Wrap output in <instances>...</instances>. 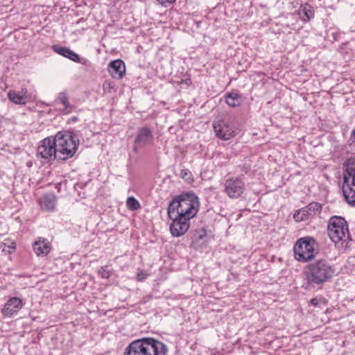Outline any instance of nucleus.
I'll return each mask as SVG.
<instances>
[{
	"label": "nucleus",
	"instance_id": "obj_20",
	"mask_svg": "<svg viewBox=\"0 0 355 355\" xmlns=\"http://www.w3.org/2000/svg\"><path fill=\"white\" fill-rule=\"evenodd\" d=\"M57 101H60L64 106V112L65 114H69L71 112V107L65 92H60L58 95Z\"/></svg>",
	"mask_w": 355,
	"mask_h": 355
},
{
	"label": "nucleus",
	"instance_id": "obj_34",
	"mask_svg": "<svg viewBox=\"0 0 355 355\" xmlns=\"http://www.w3.org/2000/svg\"><path fill=\"white\" fill-rule=\"evenodd\" d=\"M351 133L354 134L355 133V129L353 130Z\"/></svg>",
	"mask_w": 355,
	"mask_h": 355
},
{
	"label": "nucleus",
	"instance_id": "obj_31",
	"mask_svg": "<svg viewBox=\"0 0 355 355\" xmlns=\"http://www.w3.org/2000/svg\"><path fill=\"white\" fill-rule=\"evenodd\" d=\"M240 167H241V171H243L245 173H247L248 171L250 168V165H245V164H244L243 166H240Z\"/></svg>",
	"mask_w": 355,
	"mask_h": 355
},
{
	"label": "nucleus",
	"instance_id": "obj_22",
	"mask_svg": "<svg viewBox=\"0 0 355 355\" xmlns=\"http://www.w3.org/2000/svg\"><path fill=\"white\" fill-rule=\"evenodd\" d=\"M0 247L3 252L11 254L12 251L16 248V245L15 243L8 241L1 243Z\"/></svg>",
	"mask_w": 355,
	"mask_h": 355
},
{
	"label": "nucleus",
	"instance_id": "obj_27",
	"mask_svg": "<svg viewBox=\"0 0 355 355\" xmlns=\"http://www.w3.org/2000/svg\"><path fill=\"white\" fill-rule=\"evenodd\" d=\"M234 135H216L219 140L225 141L230 139Z\"/></svg>",
	"mask_w": 355,
	"mask_h": 355
},
{
	"label": "nucleus",
	"instance_id": "obj_15",
	"mask_svg": "<svg viewBox=\"0 0 355 355\" xmlns=\"http://www.w3.org/2000/svg\"><path fill=\"white\" fill-rule=\"evenodd\" d=\"M26 93V89H22L20 92L10 90L8 93V98L15 104H25L28 101Z\"/></svg>",
	"mask_w": 355,
	"mask_h": 355
},
{
	"label": "nucleus",
	"instance_id": "obj_35",
	"mask_svg": "<svg viewBox=\"0 0 355 355\" xmlns=\"http://www.w3.org/2000/svg\"><path fill=\"white\" fill-rule=\"evenodd\" d=\"M57 133L61 134V133H63V132L62 131H59Z\"/></svg>",
	"mask_w": 355,
	"mask_h": 355
},
{
	"label": "nucleus",
	"instance_id": "obj_7",
	"mask_svg": "<svg viewBox=\"0 0 355 355\" xmlns=\"http://www.w3.org/2000/svg\"><path fill=\"white\" fill-rule=\"evenodd\" d=\"M60 135L56 138L57 160L63 162L75 155L79 146V139L78 135Z\"/></svg>",
	"mask_w": 355,
	"mask_h": 355
},
{
	"label": "nucleus",
	"instance_id": "obj_9",
	"mask_svg": "<svg viewBox=\"0 0 355 355\" xmlns=\"http://www.w3.org/2000/svg\"><path fill=\"white\" fill-rule=\"evenodd\" d=\"M168 218L172 220L170 225V231L173 237H180L189 230L190 220L192 218L175 213Z\"/></svg>",
	"mask_w": 355,
	"mask_h": 355
},
{
	"label": "nucleus",
	"instance_id": "obj_12",
	"mask_svg": "<svg viewBox=\"0 0 355 355\" xmlns=\"http://www.w3.org/2000/svg\"><path fill=\"white\" fill-rule=\"evenodd\" d=\"M23 307V301L17 297H12L8 300L1 309L2 315L6 318H11Z\"/></svg>",
	"mask_w": 355,
	"mask_h": 355
},
{
	"label": "nucleus",
	"instance_id": "obj_30",
	"mask_svg": "<svg viewBox=\"0 0 355 355\" xmlns=\"http://www.w3.org/2000/svg\"><path fill=\"white\" fill-rule=\"evenodd\" d=\"M139 133L147 134V133H151V132H150V129L148 128H142L140 129Z\"/></svg>",
	"mask_w": 355,
	"mask_h": 355
},
{
	"label": "nucleus",
	"instance_id": "obj_28",
	"mask_svg": "<svg viewBox=\"0 0 355 355\" xmlns=\"http://www.w3.org/2000/svg\"><path fill=\"white\" fill-rule=\"evenodd\" d=\"M146 278V275L143 272L140 271L137 275V279L138 281H143Z\"/></svg>",
	"mask_w": 355,
	"mask_h": 355
},
{
	"label": "nucleus",
	"instance_id": "obj_29",
	"mask_svg": "<svg viewBox=\"0 0 355 355\" xmlns=\"http://www.w3.org/2000/svg\"><path fill=\"white\" fill-rule=\"evenodd\" d=\"M160 1L162 6H167L166 3L172 4L176 1V0H157Z\"/></svg>",
	"mask_w": 355,
	"mask_h": 355
},
{
	"label": "nucleus",
	"instance_id": "obj_8",
	"mask_svg": "<svg viewBox=\"0 0 355 355\" xmlns=\"http://www.w3.org/2000/svg\"><path fill=\"white\" fill-rule=\"evenodd\" d=\"M55 144L56 137L50 136L44 139L37 147V156H40L44 162L57 159Z\"/></svg>",
	"mask_w": 355,
	"mask_h": 355
},
{
	"label": "nucleus",
	"instance_id": "obj_23",
	"mask_svg": "<svg viewBox=\"0 0 355 355\" xmlns=\"http://www.w3.org/2000/svg\"><path fill=\"white\" fill-rule=\"evenodd\" d=\"M98 275L101 276V277L103 278V279H108V278H110V277L111 275V272H110V271L109 270V267L107 266L101 267L98 270Z\"/></svg>",
	"mask_w": 355,
	"mask_h": 355
},
{
	"label": "nucleus",
	"instance_id": "obj_36",
	"mask_svg": "<svg viewBox=\"0 0 355 355\" xmlns=\"http://www.w3.org/2000/svg\"><path fill=\"white\" fill-rule=\"evenodd\" d=\"M199 238H200V239H202V236L200 235V236H199Z\"/></svg>",
	"mask_w": 355,
	"mask_h": 355
},
{
	"label": "nucleus",
	"instance_id": "obj_16",
	"mask_svg": "<svg viewBox=\"0 0 355 355\" xmlns=\"http://www.w3.org/2000/svg\"><path fill=\"white\" fill-rule=\"evenodd\" d=\"M40 207L43 210L53 211L56 205V197L53 193L43 196L40 200Z\"/></svg>",
	"mask_w": 355,
	"mask_h": 355
},
{
	"label": "nucleus",
	"instance_id": "obj_33",
	"mask_svg": "<svg viewBox=\"0 0 355 355\" xmlns=\"http://www.w3.org/2000/svg\"><path fill=\"white\" fill-rule=\"evenodd\" d=\"M350 140L355 145V135H351Z\"/></svg>",
	"mask_w": 355,
	"mask_h": 355
},
{
	"label": "nucleus",
	"instance_id": "obj_32",
	"mask_svg": "<svg viewBox=\"0 0 355 355\" xmlns=\"http://www.w3.org/2000/svg\"><path fill=\"white\" fill-rule=\"evenodd\" d=\"M214 129L216 133H223V130L219 127V125H214Z\"/></svg>",
	"mask_w": 355,
	"mask_h": 355
},
{
	"label": "nucleus",
	"instance_id": "obj_21",
	"mask_svg": "<svg viewBox=\"0 0 355 355\" xmlns=\"http://www.w3.org/2000/svg\"><path fill=\"white\" fill-rule=\"evenodd\" d=\"M126 205L128 208L131 211L138 210L141 207L139 201L133 196H130L128 198Z\"/></svg>",
	"mask_w": 355,
	"mask_h": 355
},
{
	"label": "nucleus",
	"instance_id": "obj_3",
	"mask_svg": "<svg viewBox=\"0 0 355 355\" xmlns=\"http://www.w3.org/2000/svg\"><path fill=\"white\" fill-rule=\"evenodd\" d=\"M168 348L160 340L151 337L132 341L125 349L123 355H167Z\"/></svg>",
	"mask_w": 355,
	"mask_h": 355
},
{
	"label": "nucleus",
	"instance_id": "obj_26",
	"mask_svg": "<svg viewBox=\"0 0 355 355\" xmlns=\"http://www.w3.org/2000/svg\"><path fill=\"white\" fill-rule=\"evenodd\" d=\"M324 301V299L322 297H314L311 300V304L313 306H318L320 304Z\"/></svg>",
	"mask_w": 355,
	"mask_h": 355
},
{
	"label": "nucleus",
	"instance_id": "obj_17",
	"mask_svg": "<svg viewBox=\"0 0 355 355\" xmlns=\"http://www.w3.org/2000/svg\"><path fill=\"white\" fill-rule=\"evenodd\" d=\"M53 49L55 52L58 53V54L67 58L70 59L71 60L79 62H80V57L79 55L75 53L74 51H71L69 48L61 46L59 45H54L53 46Z\"/></svg>",
	"mask_w": 355,
	"mask_h": 355
},
{
	"label": "nucleus",
	"instance_id": "obj_11",
	"mask_svg": "<svg viewBox=\"0 0 355 355\" xmlns=\"http://www.w3.org/2000/svg\"><path fill=\"white\" fill-rule=\"evenodd\" d=\"M321 210V204L316 202H312L307 206L297 210L293 214V218L296 222L307 220L316 214H320Z\"/></svg>",
	"mask_w": 355,
	"mask_h": 355
},
{
	"label": "nucleus",
	"instance_id": "obj_5",
	"mask_svg": "<svg viewBox=\"0 0 355 355\" xmlns=\"http://www.w3.org/2000/svg\"><path fill=\"white\" fill-rule=\"evenodd\" d=\"M342 190L346 202L355 207V157L347 159L343 164Z\"/></svg>",
	"mask_w": 355,
	"mask_h": 355
},
{
	"label": "nucleus",
	"instance_id": "obj_1",
	"mask_svg": "<svg viewBox=\"0 0 355 355\" xmlns=\"http://www.w3.org/2000/svg\"><path fill=\"white\" fill-rule=\"evenodd\" d=\"M304 274L308 286L314 287L330 281L336 274V267L325 259H318L309 263Z\"/></svg>",
	"mask_w": 355,
	"mask_h": 355
},
{
	"label": "nucleus",
	"instance_id": "obj_18",
	"mask_svg": "<svg viewBox=\"0 0 355 355\" xmlns=\"http://www.w3.org/2000/svg\"><path fill=\"white\" fill-rule=\"evenodd\" d=\"M151 141L152 135H137L133 146L134 151L137 153L139 148L146 145V144L150 143Z\"/></svg>",
	"mask_w": 355,
	"mask_h": 355
},
{
	"label": "nucleus",
	"instance_id": "obj_25",
	"mask_svg": "<svg viewBox=\"0 0 355 355\" xmlns=\"http://www.w3.org/2000/svg\"><path fill=\"white\" fill-rule=\"evenodd\" d=\"M304 16L302 17L303 21H308L314 16V12L311 9L304 8L303 10Z\"/></svg>",
	"mask_w": 355,
	"mask_h": 355
},
{
	"label": "nucleus",
	"instance_id": "obj_24",
	"mask_svg": "<svg viewBox=\"0 0 355 355\" xmlns=\"http://www.w3.org/2000/svg\"><path fill=\"white\" fill-rule=\"evenodd\" d=\"M180 177L188 182L193 180L192 173L189 169H182L180 173Z\"/></svg>",
	"mask_w": 355,
	"mask_h": 355
},
{
	"label": "nucleus",
	"instance_id": "obj_4",
	"mask_svg": "<svg viewBox=\"0 0 355 355\" xmlns=\"http://www.w3.org/2000/svg\"><path fill=\"white\" fill-rule=\"evenodd\" d=\"M328 235L335 244L341 243L343 248L349 247L352 238L349 234L347 222L344 217L332 216L328 221Z\"/></svg>",
	"mask_w": 355,
	"mask_h": 355
},
{
	"label": "nucleus",
	"instance_id": "obj_6",
	"mask_svg": "<svg viewBox=\"0 0 355 355\" xmlns=\"http://www.w3.org/2000/svg\"><path fill=\"white\" fill-rule=\"evenodd\" d=\"M318 243L311 236H304L299 239L293 246L295 259L302 263H306L318 254Z\"/></svg>",
	"mask_w": 355,
	"mask_h": 355
},
{
	"label": "nucleus",
	"instance_id": "obj_19",
	"mask_svg": "<svg viewBox=\"0 0 355 355\" xmlns=\"http://www.w3.org/2000/svg\"><path fill=\"white\" fill-rule=\"evenodd\" d=\"M226 103L232 107H236L241 104V96L235 92L228 93L226 96Z\"/></svg>",
	"mask_w": 355,
	"mask_h": 355
},
{
	"label": "nucleus",
	"instance_id": "obj_14",
	"mask_svg": "<svg viewBox=\"0 0 355 355\" xmlns=\"http://www.w3.org/2000/svg\"><path fill=\"white\" fill-rule=\"evenodd\" d=\"M34 252L37 256H46L51 250V245L46 239L39 238L33 245Z\"/></svg>",
	"mask_w": 355,
	"mask_h": 355
},
{
	"label": "nucleus",
	"instance_id": "obj_13",
	"mask_svg": "<svg viewBox=\"0 0 355 355\" xmlns=\"http://www.w3.org/2000/svg\"><path fill=\"white\" fill-rule=\"evenodd\" d=\"M108 71L113 78L121 79L125 73V66L123 60L117 59L110 62Z\"/></svg>",
	"mask_w": 355,
	"mask_h": 355
},
{
	"label": "nucleus",
	"instance_id": "obj_10",
	"mask_svg": "<svg viewBox=\"0 0 355 355\" xmlns=\"http://www.w3.org/2000/svg\"><path fill=\"white\" fill-rule=\"evenodd\" d=\"M224 188V192L230 198H238L243 193L245 184L241 177L230 178L225 180Z\"/></svg>",
	"mask_w": 355,
	"mask_h": 355
},
{
	"label": "nucleus",
	"instance_id": "obj_2",
	"mask_svg": "<svg viewBox=\"0 0 355 355\" xmlns=\"http://www.w3.org/2000/svg\"><path fill=\"white\" fill-rule=\"evenodd\" d=\"M199 207L198 197L193 192H183L169 202L167 214L168 216L175 213L193 218L197 214Z\"/></svg>",
	"mask_w": 355,
	"mask_h": 355
}]
</instances>
